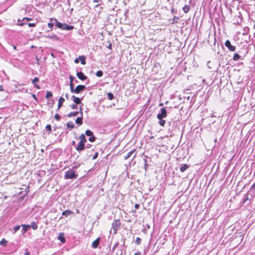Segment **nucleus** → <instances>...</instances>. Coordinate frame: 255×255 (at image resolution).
Here are the masks:
<instances>
[{
    "mask_svg": "<svg viewBox=\"0 0 255 255\" xmlns=\"http://www.w3.org/2000/svg\"><path fill=\"white\" fill-rule=\"evenodd\" d=\"M71 87L70 88L71 92L76 94H79L86 89V86L83 85H79L75 88H74V85Z\"/></svg>",
    "mask_w": 255,
    "mask_h": 255,
    "instance_id": "nucleus-1",
    "label": "nucleus"
},
{
    "mask_svg": "<svg viewBox=\"0 0 255 255\" xmlns=\"http://www.w3.org/2000/svg\"><path fill=\"white\" fill-rule=\"evenodd\" d=\"M78 175L76 174L75 171L73 170H69L65 173V179H76Z\"/></svg>",
    "mask_w": 255,
    "mask_h": 255,
    "instance_id": "nucleus-2",
    "label": "nucleus"
},
{
    "mask_svg": "<svg viewBox=\"0 0 255 255\" xmlns=\"http://www.w3.org/2000/svg\"><path fill=\"white\" fill-rule=\"evenodd\" d=\"M121 225V222L120 220H115L114 222L112 223V229L114 231V234H116L117 233V231L118 228Z\"/></svg>",
    "mask_w": 255,
    "mask_h": 255,
    "instance_id": "nucleus-3",
    "label": "nucleus"
},
{
    "mask_svg": "<svg viewBox=\"0 0 255 255\" xmlns=\"http://www.w3.org/2000/svg\"><path fill=\"white\" fill-rule=\"evenodd\" d=\"M167 112L165 108H162L160 109V112L157 115L158 119L165 118L167 117Z\"/></svg>",
    "mask_w": 255,
    "mask_h": 255,
    "instance_id": "nucleus-4",
    "label": "nucleus"
},
{
    "mask_svg": "<svg viewBox=\"0 0 255 255\" xmlns=\"http://www.w3.org/2000/svg\"><path fill=\"white\" fill-rule=\"evenodd\" d=\"M225 45L231 51H235L236 49V46L232 45L229 40L226 41Z\"/></svg>",
    "mask_w": 255,
    "mask_h": 255,
    "instance_id": "nucleus-5",
    "label": "nucleus"
},
{
    "mask_svg": "<svg viewBox=\"0 0 255 255\" xmlns=\"http://www.w3.org/2000/svg\"><path fill=\"white\" fill-rule=\"evenodd\" d=\"M76 150L79 152H81L86 148L85 143L79 142L77 146L75 147Z\"/></svg>",
    "mask_w": 255,
    "mask_h": 255,
    "instance_id": "nucleus-6",
    "label": "nucleus"
},
{
    "mask_svg": "<svg viewBox=\"0 0 255 255\" xmlns=\"http://www.w3.org/2000/svg\"><path fill=\"white\" fill-rule=\"evenodd\" d=\"M76 75L78 78L82 81L86 80L88 78L87 76H86L82 71H77Z\"/></svg>",
    "mask_w": 255,
    "mask_h": 255,
    "instance_id": "nucleus-7",
    "label": "nucleus"
},
{
    "mask_svg": "<svg viewBox=\"0 0 255 255\" xmlns=\"http://www.w3.org/2000/svg\"><path fill=\"white\" fill-rule=\"evenodd\" d=\"M50 21L51 22H54L55 26L58 28L60 29L61 27H62L63 23L59 22L57 19L55 18H50Z\"/></svg>",
    "mask_w": 255,
    "mask_h": 255,
    "instance_id": "nucleus-8",
    "label": "nucleus"
},
{
    "mask_svg": "<svg viewBox=\"0 0 255 255\" xmlns=\"http://www.w3.org/2000/svg\"><path fill=\"white\" fill-rule=\"evenodd\" d=\"M74 28V27L73 25H69L66 23H63L62 27H61L60 29L62 30H70L73 29Z\"/></svg>",
    "mask_w": 255,
    "mask_h": 255,
    "instance_id": "nucleus-9",
    "label": "nucleus"
},
{
    "mask_svg": "<svg viewBox=\"0 0 255 255\" xmlns=\"http://www.w3.org/2000/svg\"><path fill=\"white\" fill-rule=\"evenodd\" d=\"M83 112H81L80 117H78L75 121L76 123L79 126L83 124Z\"/></svg>",
    "mask_w": 255,
    "mask_h": 255,
    "instance_id": "nucleus-10",
    "label": "nucleus"
},
{
    "mask_svg": "<svg viewBox=\"0 0 255 255\" xmlns=\"http://www.w3.org/2000/svg\"><path fill=\"white\" fill-rule=\"evenodd\" d=\"M239 15L238 16H235V18L234 19L235 22V24H240L242 22V18H241V14L240 12L239 13Z\"/></svg>",
    "mask_w": 255,
    "mask_h": 255,
    "instance_id": "nucleus-11",
    "label": "nucleus"
},
{
    "mask_svg": "<svg viewBox=\"0 0 255 255\" xmlns=\"http://www.w3.org/2000/svg\"><path fill=\"white\" fill-rule=\"evenodd\" d=\"M100 238H98L96 240H95L92 243V247L94 248H98V246L100 244Z\"/></svg>",
    "mask_w": 255,
    "mask_h": 255,
    "instance_id": "nucleus-12",
    "label": "nucleus"
},
{
    "mask_svg": "<svg viewBox=\"0 0 255 255\" xmlns=\"http://www.w3.org/2000/svg\"><path fill=\"white\" fill-rule=\"evenodd\" d=\"M189 167V166L186 164H181L180 166V170L181 172H183L185 171Z\"/></svg>",
    "mask_w": 255,
    "mask_h": 255,
    "instance_id": "nucleus-13",
    "label": "nucleus"
},
{
    "mask_svg": "<svg viewBox=\"0 0 255 255\" xmlns=\"http://www.w3.org/2000/svg\"><path fill=\"white\" fill-rule=\"evenodd\" d=\"M72 99H73V101L75 104L78 105L81 103V100L80 98L78 97H76L75 96L73 95L72 96Z\"/></svg>",
    "mask_w": 255,
    "mask_h": 255,
    "instance_id": "nucleus-14",
    "label": "nucleus"
},
{
    "mask_svg": "<svg viewBox=\"0 0 255 255\" xmlns=\"http://www.w3.org/2000/svg\"><path fill=\"white\" fill-rule=\"evenodd\" d=\"M21 226L22 227L21 230L22 234L25 233L30 229L29 225H22Z\"/></svg>",
    "mask_w": 255,
    "mask_h": 255,
    "instance_id": "nucleus-15",
    "label": "nucleus"
},
{
    "mask_svg": "<svg viewBox=\"0 0 255 255\" xmlns=\"http://www.w3.org/2000/svg\"><path fill=\"white\" fill-rule=\"evenodd\" d=\"M73 212L72 211L69 210H67L64 211L62 213V216L67 217L69 215L73 214Z\"/></svg>",
    "mask_w": 255,
    "mask_h": 255,
    "instance_id": "nucleus-16",
    "label": "nucleus"
},
{
    "mask_svg": "<svg viewBox=\"0 0 255 255\" xmlns=\"http://www.w3.org/2000/svg\"><path fill=\"white\" fill-rule=\"evenodd\" d=\"M243 58H241V56L237 53H235L234 56L233 57V60L235 61H237L239 60H242Z\"/></svg>",
    "mask_w": 255,
    "mask_h": 255,
    "instance_id": "nucleus-17",
    "label": "nucleus"
},
{
    "mask_svg": "<svg viewBox=\"0 0 255 255\" xmlns=\"http://www.w3.org/2000/svg\"><path fill=\"white\" fill-rule=\"evenodd\" d=\"M58 240H59L62 243H65L66 242L64 235L63 233H60L58 236Z\"/></svg>",
    "mask_w": 255,
    "mask_h": 255,
    "instance_id": "nucleus-18",
    "label": "nucleus"
},
{
    "mask_svg": "<svg viewBox=\"0 0 255 255\" xmlns=\"http://www.w3.org/2000/svg\"><path fill=\"white\" fill-rule=\"evenodd\" d=\"M39 81V79L38 77H35L34 79L32 81V83L34 85L35 87H36L37 89H39L40 87L36 84L37 82H38Z\"/></svg>",
    "mask_w": 255,
    "mask_h": 255,
    "instance_id": "nucleus-19",
    "label": "nucleus"
},
{
    "mask_svg": "<svg viewBox=\"0 0 255 255\" xmlns=\"http://www.w3.org/2000/svg\"><path fill=\"white\" fill-rule=\"evenodd\" d=\"M65 99L63 97H60L58 100V109H59L64 102Z\"/></svg>",
    "mask_w": 255,
    "mask_h": 255,
    "instance_id": "nucleus-20",
    "label": "nucleus"
},
{
    "mask_svg": "<svg viewBox=\"0 0 255 255\" xmlns=\"http://www.w3.org/2000/svg\"><path fill=\"white\" fill-rule=\"evenodd\" d=\"M79 139L80 140L79 142H80L85 143L87 142V139L86 138V137L83 133L81 134L80 135Z\"/></svg>",
    "mask_w": 255,
    "mask_h": 255,
    "instance_id": "nucleus-21",
    "label": "nucleus"
},
{
    "mask_svg": "<svg viewBox=\"0 0 255 255\" xmlns=\"http://www.w3.org/2000/svg\"><path fill=\"white\" fill-rule=\"evenodd\" d=\"M79 113V111L72 112H70L69 114H68L67 115V116L69 117V118H71V117H73V116H77Z\"/></svg>",
    "mask_w": 255,
    "mask_h": 255,
    "instance_id": "nucleus-22",
    "label": "nucleus"
},
{
    "mask_svg": "<svg viewBox=\"0 0 255 255\" xmlns=\"http://www.w3.org/2000/svg\"><path fill=\"white\" fill-rule=\"evenodd\" d=\"M69 79H70V88L72 87L71 86H73L74 83L73 81L75 79V77H73V76L70 75L69 76Z\"/></svg>",
    "mask_w": 255,
    "mask_h": 255,
    "instance_id": "nucleus-23",
    "label": "nucleus"
},
{
    "mask_svg": "<svg viewBox=\"0 0 255 255\" xmlns=\"http://www.w3.org/2000/svg\"><path fill=\"white\" fill-rule=\"evenodd\" d=\"M79 60L81 61V63L83 65H85L86 64V61H85V59H86V57L85 56H80L79 57Z\"/></svg>",
    "mask_w": 255,
    "mask_h": 255,
    "instance_id": "nucleus-24",
    "label": "nucleus"
},
{
    "mask_svg": "<svg viewBox=\"0 0 255 255\" xmlns=\"http://www.w3.org/2000/svg\"><path fill=\"white\" fill-rule=\"evenodd\" d=\"M66 127L67 128L72 129L74 128V125L72 122H70L66 124Z\"/></svg>",
    "mask_w": 255,
    "mask_h": 255,
    "instance_id": "nucleus-25",
    "label": "nucleus"
},
{
    "mask_svg": "<svg viewBox=\"0 0 255 255\" xmlns=\"http://www.w3.org/2000/svg\"><path fill=\"white\" fill-rule=\"evenodd\" d=\"M135 151V149H134V150H132L129 152H128L127 155L125 156V159H127L129 157H130L131 155Z\"/></svg>",
    "mask_w": 255,
    "mask_h": 255,
    "instance_id": "nucleus-26",
    "label": "nucleus"
},
{
    "mask_svg": "<svg viewBox=\"0 0 255 255\" xmlns=\"http://www.w3.org/2000/svg\"><path fill=\"white\" fill-rule=\"evenodd\" d=\"M30 228H32L33 230H35L37 229L38 226L35 222H32L30 225H29Z\"/></svg>",
    "mask_w": 255,
    "mask_h": 255,
    "instance_id": "nucleus-27",
    "label": "nucleus"
},
{
    "mask_svg": "<svg viewBox=\"0 0 255 255\" xmlns=\"http://www.w3.org/2000/svg\"><path fill=\"white\" fill-rule=\"evenodd\" d=\"M182 9L183 11L186 13L189 11L190 7L189 5H185L184 6H183Z\"/></svg>",
    "mask_w": 255,
    "mask_h": 255,
    "instance_id": "nucleus-28",
    "label": "nucleus"
},
{
    "mask_svg": "<svg viewBox=\"0 0 255 255\" xmlns=\"http://www.w3.org/2000/svg\"><path fill=\"white\" fill-rule=\"evenodd\" d=\"M7 243V241H6L4 239H3L0 242V245L3 247H5L6 246Z\"/></svg>",
    "mask_w": 255,
    "mask_h": 255,
    "instance_id": "nucleus-29",
    "label": "nucleus"
},
{
    "mask_svg": "<svg viewBox=\"0 0 255 255\" xmlns=\"http://www.w3.org/2000/svg\"><path fill=\"white\" fill-rule=\"evenodd\" d=\"M107 97L109 100H112L114 98V96L113 93L109 92L107 93Z\"/></svg>",
    "mask_w": 255,
    "mask_h": 255,
    "instance_id": "nucleus-30",
    "label": "nucleus"
},
{
    "mask_svg": "<svg viewBox=\"0 0 255 255\" xmlns=\"http://www.w3.org/2000/svg\"><path fill=\"white\" fill-rule=\"evenodd\" d=\"M158 120L159 121L158 123L160 125V126H161L162 127H164L165 124V120H163V119H158Z\"/></svg>",
    "mask_w": 255,
    "mask_h": 255,
    "instance_id": "nucleus-31",
    "label": "nucleus"
},
{
    "mask_svg": "<svg viewBox=\"0 0 255 255\" xmlns=\"http://www.w3.org/2000/svg\"><path fill=\"white\" fill-rule=\"evenodd\" d=\"M85 134L87 136H91L93 135V132L89 129H87L85 131Z\"/></svg>",
    "mask_w": 255,
    "mask_h": 255,
    "instance_id": "nucleus-32",
    "label": "nucleus"
},
{
    "mask_svg": "<svg viewBox=\"0 0 255 255\" xmlns=\"http://www.w3.org/2000/svg\"><path fill=\"white\" fill-rule=\"evenodd\" d=\"M96 75L98 77H101L103 75V72L101 70L98 71L96 73Z\"/></svg>",
    "mask_w": 255,
    "mask_h": 255,
    "instance_id": "nucleus-33",
    "label": "nucleus"
},
{
    "mask_svg": "<svg viewBox=\"0 0 255 255\" xmlns=\"http://www.w3.org/2000/svg\"><path fill=\"white\" fill-rule=\"evenodd\" d=\"M52 96V93L50 91H47L45 97L46 99H48Z\"/></svg>",
    "mask_w": 255,
    "mask_h": 255,
    "instance_id": "nucleus-34",
    "label": "nucleus"
},
{
    "mask_svg": "<svg viewBox=\"0 0 255 255\" xmlns=\"http://www.w3.org/2000/svg\"><path fill=\"white\" fill-rule=\"evenodd\" d=\"M141 239L138 237L136 238L135 241V244L137 245H139L141 244Z\"/></svg>",
    "mask_w": 255,
    "mask_h": 255,
    "instance_id": "nucleus-35",
    "label": "nucleus"
},
{
    "mask_svg": "<svg viewBox=\"0 0 255 255\" xmlns=\"http://www.w3.org/2000/svg\"><path fill=\"white\" fill-rule=\"evenodd\" d=\"M46 129L47 131L48 132V134H49L51 131V126L50 125H47L46 126Z\"/></svg>",
    "mask_w": 255,
    "mask_h": 255,
    "instance_id": "nucleus-36",
    "label": "nucleus"
},
{
    "mask_svg": "<svg viewBox=\"0 0 255 255\" xmlns=\"http://www.w3.org/2000/svg\"><path fill=\"white\" fill-rule=\"evenodd\" d=\"M24 20H26L27 21H29L32 20V18H30V17H23L22 20H20V19H18V21L19 22V21H23Z\"/></svg>",
    "mask_w": 255,
    "mask_h": 255,
    "instance_id": "nucleus-37",
    "label": "nucleus"
},
{
    "mask_svg": "<svg viewBox=\"0 0 255 255\" xmlns=\"http://www.w3.org/2000/svg\"><path fill=\"white\" fill-rule=\"evenodd\" d=\"M54 24V22H51H51H49L48 23V26L50 29V30H52V28L53 27Z\"/></svg>",
    "mask_w": 255,
    "mask_h": 255,
    "instance_id": "nucleus-38",
    "label": "nucleus"
},
{
    "mask_svg": "<svg viewBox=\"0 0 255 255\" xmlns=\"http://www.w3.org/2000/svg\"><path fill=\"white\" fill-rule=\"evenodd\" d=\"M96 138V137L94 135V134L91 136H90L89 138V140L90 141V142H94L95 141Z\"/></svg>",
    "mask_w": 255,
    "mask_h": 255,
    "instance_id": "nucleus-39",
    "label": "nucleus"
},
{
    "mask_svg": "<svg viewBox=\"0 0 255 255\" xmlns=\"http://www.w3.org/2000/svg\"><path fill=\"white\" fill-rule=\"evenodd\" d=\"M20 228V226H19V225L15 226L13 228V231H14L13 234H15L17 231H18L19 230Z\"/></svg>",
    "mask_w": 255,
    "mask_h": 255,
    "instance_id": "nucleus-40",
    "label": "nucleus"
},
{
    "mask_svg": "<svg viewBox=\"0 0 255 255\" xmlns=\"http://www.w3.org/2000/svg\"><path fill=\"white\" fill-rule=\"evenodd\" d=\"M70 106L72 109H78L77 105L75 104H72V105H70Z\"/></svg>",
    "mask_w": 255,
    "mask_h": 255,
    "instance_id": "nucleus-41",
    "label": "nucleus"
},
{
    "mask_svg": "<svg viewBox=\"0 0 255 255\" xmlns=\"http://www.w3.org/2000/svg\"><path fill=\"white\" fill-rule=\"evenodd\" d=\"M119 245V243L118 242L116 243L113 246V247L112 248V251L114 252Z\"/></svg>",
    "mask_w": 255,
    "mask_h": 255,
    "instance_id": "nucleus-42",
    "label": "nucleus"
},
{
    "mask_svg": "<svg viewBox=\"0 0 255 255\" xmlns=\"http://www.w3.org/2000/svg\"><path fill=\"white\" fill-rule=\"evenodd\" d=\"M48 37L50 38H53L54 39H57L58 38L57 36L54 34L52 35H50V36L49 35V36H48Z\"/></svg>",
    "mask_w": 255,
    "mask_h": 255,
    "instance_id": "nucleus-43",
    "label": "nucleus"
},
{
    "mask_svg": "<svg viewBox=\"0 0 255 255\" xmlns=\"http://www.w3.org/2000/svg\"><path fill=\"white\" fill-rule=\"evenodd\" d=\"M54 118L57 121H59L61 119V116L59 115L58 114L55 115Z\"/></svg>",
    "mask_w": 255,
    "mask_h": 255,
    "instance_id": "nucleus-44",
    "label": "nucleus"
},
{
    "mask_svg": "<svg viewBox=\"0 0 255 255\" xmlns=\"http://www.w3.org/2000/svg\"><path fill=\"white\" fill-rule=\"evenodd\" d=\"M29 27H35L36 24L34 23H27Z\"/></svg>",
    "mask_w": 255,
    "mask_h": 255,
    "instance_id": "nucleus-45",
    "label": "nucleus"
},
{
    "mask_svg": "<svg viewBox=\"0 0 255 255\" xmlns=\"http://www.w3.org/2000/svg\"><path fill=\"white\" fill-rule=\"evenodd\" d=\"M98 152H96L94 154V155L93 156V159H96L97 157H98Z\"/></svg>",
    "mask_w": 255,
    "mask_h": 255,
    "instance_id": "nucleus-46",
    "label": "nucleus"
},
{
    "mask_svg": "<svg viewBox=\"0 0 255 255\" xmlns=\"http://www.w3.org/2000/svg\"><path fill=\"white\" fill-rule=\"evenodd\" d=\"M144 166H145V169H146V167H147L148 165L147 164V160L146 159H144Z\"/></svg>",
    "mask_w": 255,
    "mask_h": 255,
    "instance_id": "nucleus-47",
    "label": "nucleus"
},
{
    "mask_svg": "<svg viewBox=\"0 0 255 255\" xmlns=\"http://www.w3.org/2000/svg\"><path fill=\"white\" fill-rule=\"evenodd\" d=\"M178 19H179V17L176 16H175L173 18V20L175 22H177Z\"/></svg>",
    "mask_w": 255,
    "mask_h": 255,
    "instance_id": "nucleus-48",
    "label": "nucleus"
},
{
    "mask_svg": "<svg viewBox=\"0 0 255 255\" xmlns=\"http://www.w3.org/2000/svg\"><path fill=\"white\" fill-rule=\"evenodd\" d=\"M255 188V183L253 184L250 187V190H254Z\"/></svg>",
    "mask_w": 255,
    "mask_h": 255,
    "instance_id": "nucleus-49",
    "label": "nucleus"
},
{
    "mask_svg": "<svg viewBox=\"0 0 255 255\" xmlns=\"http://www.w3.org/2000/svg\"><path fill=\"white\" fill-rule=\"evenodd\" d=\"M139 207V205L138 204H135V205H134V208L136 209H138Z\"/></svg>",
    "mask_w": 255,
    "mask_h": 255,
    "instance_id": "nucleus-50",
    "label": "nucleus"
},
{
    "mask_svg": "<svg viewBox=\"0 0 255 255\" xmlns=\"http://www.w3.org/2000/svg\"><path fill=\"white\" fill-rule=\"evenodd\" d=\"M74 62L75 63H78L79 62V58H76L74 60Z\"/></svg>",
    "mask_w": 255,
    "mask_h": 255,
    "instance_id": "nucleus-51",
    "label": "nucleus"
},
{
    "mask_svg": "<svg viewBox=\"0 0 255 255\" xmlns=\"http://www.w3.org/2000/svg\"><path fill=\"white\" fill-rule=\"evenodd\" d=\"M54 100H49V103L51 105H53L54 104Z\"/></svg>",
    "mask_w": 255,
    "mask_h": 255,
    "instance_id": "nucleus-52",
    "label": "nucleus"
},
{
    "mask_svg": "<svg viewBox=\"0 0 255 255\" xmlns=\"http://www.w3.org/2000/svg\"><path fill=\"white\" fill-rule=\"evenodd\" d=\"M85 146H86V148H90L91 146V144L88 143L86 145H85Z\"/></svg>",
    "mask_w": 255,
    "mask_h": 255,
    "instance_id": "nucleus-53",
    "label": "nucleus"
},
{
    "mask_svg": "<svg viewBox=\"0 0 255 255\" xmlns=\"http://www.w3.org/2000/svg\"><path fill=\"white\" fill-rule=\"evenodd\" d=\"M24 24H26V23H24V22H21V23H20L19 24H17V25H20V26H23Z\"/></svg>",
    "mask_w": 255,
    "mask_h": 255,
    "instance_id": "nucleus-54",
    "label": "nucleus"
},
{
    "mask_svg": "<svg viewBox=\"0 0 255 255\" xmlns=\"http://www.w3.org/2000/svg\"><path fill=\"white\" fill-rule=\"evenodd\" d=\"M65 97H66V99H67V100L69 99V94L68 93H66L65 94Z\"/></svg>",
    "mask_w": 255,
    "mask_h": 255,
    "instance_id": "nucleus-55",
    "label": "nucleus"
},
{
    "mask_svg": "<svg viewBox=\"0 0 255 255\" xmlns=\"http://www.w3.org/2000/svg\"><path fill=\"white\" fill-rule=\"evenodd\" d=\"M3 91V86L2 85H0V91Z\"/></svg>",
    "mask_w": 255,
    "mask_h": 255,
    "instance_id": "nucleus-56",
    "label": "nucleus"
},
{
    "mask_svg": "<svg viewBox=\"0 0 255 255\" xmlns=\"http://www.w3.org/2000/svg\"><path fill=\"white\" fill-rule=\"evenodd\" d=\"M101 1V0H93L94 2H98Z\"/></svg>",
    "mask_w": 255,
    "mask_h": 255,
    "instance_id": "nucleus-57",
    "label": "nucleus"
},
{
    "mask_svg": "<svg viewBox=\"0 0 255 255\" xmlns=\"http://www.w3.org/2000/svg\"><path fill=\"white\" fill-rule=\"evenodd\" d=\"M30 255V253L29 252H26L25 253L24 255Z\"/></svg>",
    "mask_w": 255,
    "mask_h": 255,
    "instance_id": "nucleus-58",
    "label": "nucleus"
},
{
    "mask_svg": "<svg viewBox=\"0 0 255 255\" xmlns=\"http://www.w3.org/2000/svg\"><path fill=\"white\" fill-rule=\"evenodd\" d=\"M249 199L248 196L244 199V202H245L246 201H247Z\"/></svg>",
    "mask_w": 255,
    "mask_h": 255,
    "instance_id": "nucleus-59",
    "label": "nucleus"
},
{
    "mask_svg": "<svg viewBox=\"0 0 255 255\" xmlns=\"http://www.w3.org/2000/svg\"><path fill=\"white\" fill-rule=\"evenodd\" d=\"M81 112H82V107L81 106V107H80V111H79V113L81 114Z\"/></svg>",
    "mask_w": 255,
    "mask_h": 255,
    "instance_id": "nucleus-60",
    "label": "nucleus"
},
{
    "mask_svg": "<svg viewBox=\"0 0 255 255\" xmlns=\"http://www.w3.org/2000/svg\"><path fill=\"white\" fill-rule=\"evenodd\" d=\"M75 143H76L75 141L73 140L72 142V145H74L75 144Z\"/></svg>",
    "mask_w": 255,
    "mask_h": 255,
    "instance_id": "nucleus-61",
    "label": "nucleus"
},
{
    "mask_svg": "<svg viewBox=\"0 0 255 255\" xmlns=\"http://www.w3.org/2000/svg\"><path fill=\"white\" fill-rule=\"evenodd\" d=\"M174 12V8H172L171 9V12L173 13Z\"/></svg>",
    "mask_w": 255,
    "mask_h": 255,
    "instance_id": "nucleus-62",
    "label": "nucleus"
},
{
    "mask_svg": "<svg viewBox=\"0 0 255 255\" xmlns=\"http://www.w3.org/2000/svg\"><path fill=\"white\" fill-rule=\"evenodd\" d=\"M108 48H109V49H111V48H112V45H111V44H110L109 46H108Z\"/></svg>",
    "mask_w": 255,
    "mask_h": 255,
    "instance_id": "nucleus-63",
    "label": "nucleus"
},
{
    "mask_svg": "<svg viewBox=\"0 0 255 255\" xmlns=\"http://www.w3.org/2000/svg\"><path fill=\"white\" fill-rule=\"evenodd\" d=\"M140 254V253H135L134 255H139Z\"/></svg>",
    "mask_w": 255,
    "mask_h": 255,
    "instance_id": "nucleus-64",
    "label": "nucleus"
}]
</instances>
